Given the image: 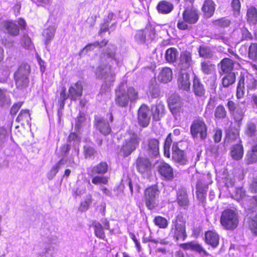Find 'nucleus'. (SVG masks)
<instances>
[{"label": "nucleus", "instance_id": "f257e3e1", "mask_svg": "<svg viewBox=\"0 0 257 257\" xmlns=\"http://www.w3.org/2000/svg\"><path fill=\"white\" fill-rule=\"evenodd\" d=\"M139 98V92L133 86L126 87L121 84L115 89L114 101L120 107H126L130 102H136Z\"/></svg>", "mask_w": 257, "mask_h": 257}, {"label": "nucleus", "instance_id": "f03ea898", "mask_svg": "<svg viewBox=\"0 0 257 257\" xmlns=\"http://www.w3.org/2000/svg\"><path fill=\"white\" fill-rule=\"evenodd\" d=\"M168 108L175 119H180L185 112L181 97L177 94L170 95L167 99Z\"/></svg>", "mask_w": 257, "mask_h": 257}, {"label": "nucleus", "instance_id": "7ed1b4c3", "mask_svg": "<svg viewBox=\"0 0 257 257\" xmlns=\"http://www.w3.org/2000/svg\"><path fill=\"white\" fill-rule=\"evenodd\" d=\"M190 133L193 139H199L204 141L208 137V126L201 117L193 120L190 126Z\"/></svg>", "mask_w": 257, "mask_h": 257}, {"label": "nucleus", "instance_id": "20e7f679", "mask_svg": "<svg viewBox=\"0 0 257 257\" xmlns=\"http://www.w3.org/2000/svg\"><path fill=\"white\" fill-rule=\"evenodd\" d=\"M220 224L227 230H234L239 223L238 213L236 210L227 208L221 213L220 218Z\"/></svg>", "mask_w": 257, "mask_h": 257}, {"label": "nucleus", "instance_id": "39448f33", "mask_svg": "<svg viewBox=\"0 0 257 257\" xmlns=\"http://www.w3.org/2000/svg\"><path fill=\"white\" fill-rule=\"evenodd\" d=\"M186 220L183 215L178 214L172 221L170 233L176 240H184L187 237L186 232Z\"/></svg>", "mask_w": 257, "mask_h": 257}, {"label": "nucleus", "instance_id": "423d86ee", "mask_svg": "<svg viewBox=\"0 0 257 257\" xmlns=\"http://www.w3.org/2000/svg\"><path fill=\"white\" fill-rule=\"evenodd\" d=\"M158 183L148 186L144 191V200L149 210L154 209L158 205L157 198L159 195Z\"/></svg>", "mask_w": 257, "mask_h": 257}, {"label": "nucleus", "instance_id": "0eeeda50", "mask_svg": "<svg viewBox=\"0 0 257 257\" xmlns=\"http://www.w3.org/2000/svg\"><path fill=\"white\" fill-rule=\"evenodd\" d=\"M130 137L125 139L122 144L119 153L124 158L130 156L139 147L141 139L136 133H129Z\"/></svg>", "mask_w": 257, "mask_h": 257}, {"label": "nucleus", "instance_id": "6e6552de", "mask_svg": "<svg viewBox=\"0 0 257 257\" xmlns=\"http://www.w3.org/2000/svg\"><path fill=\"white\" fill-rule=\"evenodd\" d=\"M30 72V67L28 65H22L18 67L14 74L15 84L18 89H24L29 85Z\"/></svg>", "mask_w": 257, "mask_h": 257}, {"label": "nucleus", "instance_id": "1a4fd4ad", "mask_svg": "<svg viewBox=\"0 0 257 257\" xmlns=\"http://www.w3.org/2000/svg\"><path fill=\"white\" fill-rule=\"evenodd\" d=\"M109 121H107L104 118L94 116V126L96 130L104 136L110 135L112 132L110 122L113 121L112 111L110 110L108 113Z\"/></svg>", "mask_w": 257, "mask_h": 257}, {"label": "nucleus", "instance_id": "9d476101", "mask_svg": "<svg viewBox=\"0 0 257 257\" xmlns=\"http://www.w3.org/2000/svg\"><path fill=\"white\" fill-rule=\"evenodd\" d=\"M112 49L107 48L102 53L101 56V60L105 62V64L100 65L97 67V70L100 74H104V75H107L108 73L107 71H105V69H107L109 72H110L112 70L111 66L107 62V59H111L116 60V47L114 45H111Z\"/></svg>", "mask_w": 257, "mask_h": 257}, {"label": "nucleus", "instance_id": "9b49d317", "mask_svg": "<svg viewBox=\"0 0 257 257\" xmlns=\"http://www.w3.org/2000/svg\"><path fill=\"white\" fill-rule=\"evenodd\" d=\"M19 25L12 20H6L3 23L4 29L7 33L12 37H16L20 34V30H24L26 29L27 24L23 18H19L17 20Z\"/></svg>", "mask_w": 257, "mask_h": 257}, {"label": "nucleus", "instance_id": "f8f14e48", "mask_svg": "<svg viewBox=\"0 0 257 257\" xmlns=\"http://www.w3.org/2000/svg\"><path fill=\"white\" fill-rule=\"evenodd\" d=\"M226 105L232 119L237 125L240 126L242 124L245 111L241 108H237V104L235 101L230 99L227 100Z\"/></svg>", "mask_w": 257, "mask_h": 257}, {"label": "nucleus", "instance_id": "ddd939ff", "mask_svg": "<svg viewBox=\"0 0 257 257\" xmlns=\"http://www.w3.org/2000/svg\"><path fill=\"white\" fill-rule=\"evenodd\" d=\"M149 157L139 155L136 158L134 165L138 173L145 175L150 173L152 169V162Z\"/></svg>", "mask_w": 257, "mask_h": 257}, {"label": "nucleus", "instance_id": "4468645a", "mask_svg": "<svg viewBox=\"0 0 257 257\" xmlns=\"http://www.w3.org/2000/svg\"><path fill=\"white\" fill-rule=\"evenodd\" d=\"M151 110L146 104H142L137 111V119L139 124L142 127H147L151 120Z\"/></svg>", "mask_w": 257, "mask_h": 257}, {"label": "nucleus", "instance_id": "2eb2a0df", "mask_svg": "<svg viewBox=\"0 0 257 257\" xmlns=\"http://www.w3.org/2000/svg\"><path fill=\"white\" fill-rule=\"evenodd\" d=\"M172 159L174 162L182 165L188 164V159L184 151L179 147V143L175 142L172 146Z\"/></svg>", "mask_w": 257, "mask_h": 257}, {"label": "nucleus", "instance_id": "dca6fc26", "mask_svg": "<svg viewBox=\"0 0 257 257\" xmlns=\"http://www.w3.org/2000/svg\"><path fill=\"white\" fill-rule=\"evenodd\" d=\"M160 142L156 138H149L147 143L144 145V149L147 153L150 158L156 159L160 155L159 150Z\"/></svg>", "mask_w": 257, "mask_h": 257}, {"label": "nucleus", "instance_id": "f3484780", "mask_svg": "<svg viewBox=\"0 0 257 257\" xmlns=\"http://www.w3.org/2000/svg\"><path fill=\"white\" fill-rule=\"evenodd\" d=\"M239 52L242 56H244L253 61L257 60V43L251 42L249 45H242L239 48Z\"/></svg>", "mask_w": 257, "mask_h": 257}, {"label": "nucleus", "instance_id": "a211bd4d", "mask_svg": "<svg viewBox=\"0 0 257 257\" xmlns=\"http://www.w3.org/2000/svg\"><path fill=\"white\" fill-rule=\"evenodd\" d=\"M179 246L184 250H191L203 256L210 255L201 244L198 243L195 241L181 243L179 244Z\"/></svg>", "mask_w": 257, "mask_h": 257}, {"label": "nucleus", "instance_id": "6ab92c4d", "mask_svg": "<svg viewBox=\"0 0 257 257\" xmlns=\"http://www.w3.org/2000/svg\"><path fill=\"white\" fill-rule=\"evenodd\" d=\"M157 171L164 179L170 181L174 178L173 169L171 166L165 161H162L157 166Z\"/></svg>", "mask_w": 257, "mask_h": 257}, {"label": "nucleus", "instance_id": "aec40b11", "mask_svg": "<svg viewBox=\"0 0 257 257\" xmlns=\"http://www.w3.org/2000/svg\"><path fill=\"white\" fill-rule=\"evenodd\" d=\"M183 19L189 24H196L199 20V14L198 10L193 6L187 7L182 13Z\"/></svg>", "mask_w": 257, "mask_h": 257}, {"label": "nucleus", "instance_id": "412c9836", "mask_svg": "<svg viewBox=\"0 0 257 257\" xmlns=\"http://www.w3.org/2000/svg\"><path fill=\"white\" fill-rule=\"evenodd\" d=\"M102 222L104 225V227L102 226L100 223L93 221V227L94 228V235L99 239L107 240L104 229L106 230L110 229L109 221L107 218H104Z\"/></svg>", "mask_w": 257, "mask_h": 257}, {"label": "nucleus", "instance_id": "4be33fe9", "mask_svg": "<svg viewBox=\"0 0 257 257\" xmlns=\"http://www.w3.org/2000/svg\"><path fill=\"white\" fill-rule=\"evenodd\" d=\"M196 196L199 204L204 205L206 201V196L208 189L207 184L204 183L202 180L197 181L196 185Z\"/></svg>", "mask_w": 257, "mask_h": 257}, {"label": "nucleus", "instance_id": "5701e85b", "mask_svg": "<svg viewBox=\"0 0 257 257\" xmlns=\"http://www.w3.org/2000/svg\"><path fill=\"white\" fill-rule=\"evenodd\" d=\"M238 79L241 82H243L248 91L254 90L257 88V80L251 74L241 72Z\"/></svg>", "mask_w": 257, "mask_h": 257}, {"label": "nucleus", "instance_id": "b1692460", "mask_svg": "<svg viewBox=\"0 0 257 257\" xmlns=\"http://www.w3.org/2000/svg\"><path fill=\"white\" fill-rule=\"evenodd\" d=\"M83 87L82 82L78 81L71 85L68 89L69 98L71 101H76L78 98L82 96Z\"/></svg>", "mask_w": 257, "mask_h": 257}, {"label": "nucleus", "instance_id": "393cba45", "mask_svg": "<svg viewBox=\"0 0 257 257\" xmlns=\"http://www.w3.org/2000/svg\"><path fill=\"white\" fill-rule=\"evenodd\" d=\"M219 235L216 231L207 230L205 232L204 241L211 248H216L219 245Z\"/></svg>", "mask_w": 257, "mask_h": 257}, {"label": "nucleus", "instance_id": "a878e982", "mask_svg": "<svg viewBox=\"0 0 257 257\" xmlns=\"http://www.w3.org/2000/svg\"><path fill=\"white\" fill-rule=\"evenodd\" d=\"M192 57L191 52L187 50L182 52L180 55L178 66L181 70L188 69L192 65Z\"/></svg>", "mask_w": 257, "mask_h": 257}, {"label": "nucleus", "instance_id": "bb28decb", "mask_svg": "<svg viewBox=\"0 0 257 257\" xmlns=\"http://www.w3.org/2000/svg\"><path fill=\"white\" fill-rule=\"evenodd\" d=\"M240 138L239 130L235 127H229L225 131L224 143L230 144L235 142L238 143Z\"/></svg>", "mask_w": 257, "mask_h": 257}, {"label": "nucleus", "instance_id": "cd10ccee", "mask_svg": "<svg viewBox=\"0 0 257 257\" xmlns=\"http://www.w3.org/2000/svg\"><path fill=\"white\" fill-rule=\"evenodd\" d=\"M192 89L195 96L199 98L205 97V88L200 79L196 75L193 79Z\"/></svg>", "mask_w": 257, "mask_h": 257}, {"label": "nucleus", "instance_id": "c85d7f7f", "mask_svg": "<svg viewBox=\"0 0 257 257\" xmlns=\"http://www.w3.org/2000/svg\"><path fill=\"white\" fill-rule=\"evenodd\" d=\"M235 62L232 58L225 57L223 58L218 64L220 69L219 74L233 72Z\"/></svg>", "mask_w": 257, "mask_h": 257}, {"label": "nucleus", "instance_id": "c756f323", "mask_svg": "<svg viewBox=\"0 0 257 257\" xmlns=\"http://www.w3.org/2000/svg\"><path fill=\"white\" fill-rule=\"evenodd\" d=\"M216 4L213 0H205L201 7L204 18L208 19L212 17L215 13Z\"/></svg>", "mask_w": 257, "mask_h": 257}, {"label": "nucleus", "instance_id": "7c9ffc66", "mask_svg": "<svg viewBox=\"0 0 257 257\" xmlns=\"http://www.w3.org/2000/svg\"><path fill=\"white\" fill-rule=\"evenodd\" d=\"M165 113V106L162 103L159 102L153 105L151 107V114L153 119L155 121H158L161 120Z\"/></svg>", "mask_w": 257, "mask_h": 257}, {"label": "nucleus", "instance_id": "2f4dec72", "mask_svg": "<svg viewBox=\"0 0 257 257\" xmlns=\"http://www.w3.org/2000/svg\"><path fill=\"white\" fill-rule=\"evenodd\" d=\"M244 155V148L242 144V141L235 145H232L230 148V155L232 158L236 161L241 160Z\"/></svg>", "mask_w": 257, "mask_h": 257}, {"label": "nucleus", "instance_id": "473e14b6", "mask_svg": "<svg viewBox=\"0 0 257 257\" xmlns=\"http://www.w3.org/2000/svg\"><path fill=\"white\" fill-rule=\"evenodd\" d=\"M108 164L105 161H101L90 169L88 175L90 176L95 175H104L108 172Z\"/></svg>", "mask_w": 257, "mask_h": 257}, {"label": "nucleus", "instance_id": "72a5a7b5", "mask_svg": "<svg viewBox=\"0 0 257 257\" xmlns=\"http://www.w3.org/2000/svg\"><path fill=\"white\" fill-rule=\"evenodd\" d=\"M178 86L180 89L188 91L190 88V75L188 72H180L178 78Z\"/></svg>", "mask_w": 257, "mask_h": 257}, {"label": "nucleus", "instance_id": "f704fd0d", "mask_svg": "<svg viewBox=\"0 0 257 257\" xmlns=\"http://www.w3.org/2000/svg\"><path fill=\"white\" fill-rule=\"evenodd\" d=\"M156 9L159 14L167 15L173 10L174 6L171 2L167 0H162L158 3Z\"/></svg>", "mask_w": 257, "mask_h": 257}, {"label": "nucleus", "instance_id": "c9c22d12", "mask_svg": "<svg viewBox=\"0 0 257 257\" xmlns=\"http://www.w3.org/2000/svg\"><path fill=\"white\" fill-rule=\"evenodd\" d=\"M31 113L28 109H22L18 115L16 121L22 125L31 124Z\"/></svg>", "mask_w": 257, "mask_h": 257}, {"label": "nucleus", "instance_id": "e433bc0d", "mask_svg": "<svg viewBox=\"0 0 257 257\" xmlns=\"http://www.w3.org/2000/svg\"><path fill=\"white\" fill-rule=\"evenodd\" d=\"M220 74L223 75L221 81V85L223 87L227 88L235 83L236 79L235 72H228Z\"/></svg>", "mask_w": 257, "mask_h": 257}, {"label": "nucleus", "instance_id": "4c0bfd02", "mask_svg": "<svg viewBox=\"0 0 257 257\" xmlns=\"http://www.w3.org/2000/svg\"><path fill=\"white\" fill-rule=\"evenodd\" d=\"M173 77V72L172 69L169 67H164L160 72L158 79V80L162 83H168L171 81Z\"/></svg>", "mask_w": 257, "mask_h": 257}, {"label": "nucleus", "instance_id": "58836bf2", "mask_svg": "<svg viewBox=\"0 0 257 257\" xmlns=\"http://www.w3.org/2000/svg\"><path fill=\"white\" fill-rule=\"evenodd\" d=\"M214 117L215 120H222L228 117L227 111L222 104L218 105L214 111Z\"/></svg>", "mask_w": 257, "mask_h": 257}, {"label": "nucleus", "instance_id": "ea45409f", "mask_svg": "<svg viewBox=\"0 0 257 257\" xmlns=\"http://www.w3.org/2000/svg\"><path fill=\"white\" fill-rule=\"evenodd\" d=\"M245 161L248 165L257 163V144L252 145L247 151Z\"/></svg>", "mask_w": 257, "mask_h": 257}, {"label": "nucleus", "instance_id": "a19ab883", "mask_svg": "<svg viewBox=\"0 0 257 257\" xmlns=\"http://www.w3.org/2000/svg\"><path fill=\"white\" fill-rule=\"evenodd\" d=\"M246 20L250 25H255L257 24V8L250 6L246 11Z\"/></svg>", "mask_w": 257, "mask_h": 257}, {"label": "nucleus", "instance_id": "79ce46f5", "mask_svg": "<svg viewBox=\"0 0 257 257\" xmlns=\"http://www.w3.org/2000/svg\"><path fill=\"white\" fill-rule=\"evenodd\" d=\"M247 228L254 236H257V214L248 216L246 221Z\"/></svg>", "mask_w": 257, "mask_h": 257}, {"label": "nucleus", "instance_id": "37998d69", "mask_svg": "<svg viewBox=\"0 0 257 257\" xmlns=\"http://www.w3.org/2000/svg\"><path fill=\"white\" fill-rule=\"evenodd\" d=\"M201 70L206 75L211 74L215 71V65L209 60H204L200 63Z\"/></svg>", "mask_w": 257, "mask_h": 257}, {"label": "nucleus", "instance_id": "c03bdc74", "mask_svg": "<svg viewBox=\"0 0 257 257\" xmlns=\"http://www.w3.org/2000/svg\"><path fill=\"white\" fill-rule=\"evenodd\" d=\"M92 195L88 193L86 194L84 198L80 203L78 210L81 212L87 211L92 203Z\"/></svg>", "mask_w": 257, "mask_h": 257}, {"label": "nucleus", "instance_id": "a18cd8bd", "mask_svg": "<svg viewBox=\"0 0 257 257\" xmlns=\"http://www.w3.org/2000/svg\"><path fill=\"white\" fill-rule=\"evenodd\" d=\"M178 55V52L176 48L174 47L169 48L165 52V60L170 63L176 62Z\"/></svg>", "mask_w": 257, "mask_h": 257}, {"label": "nucleus", "instance_id": "49530a36", "mask_svg": "<svg viewBox=\"0 0 257 257\" xmlns=\"http://www.w3.org/2000/svg\"><path fill=\"white\" fill-rule=\"evenodd\" d=\"M238 35L241 42L251 41L253 39L252 34L245 26H243L238 30Z\"/></svg>", "mask_w": 257, "mask_h": 257}, {"label": "nucleus", "instance_id": "de8ad7c7", "mask_svg": "<svg viewBox=\"0 0 257 257\" xmlns=\"http://www.w3.org/2000/svg\"><path fill=\"white\" fill-rule=\"evenodd\" d=\"M172 142V135L171 133H169L165 139L163 144L164 155L167 158H170L171 157L170 150Z\"/></svg>", "mask_w": 257, "mask_h": 257}, {"label": "nucleus", "instance_id": "09e8293b", "mask_svg": "<svg viewBox=\"0 0 257 257\" xmlns=\"http://www.w3.org/2000/svg\"><path fill=\"white\" fill-rule=\"evenodd\" d=\"M69 98V93L66 94V89L65 86H62L60 92V96L58 99V106L59 110H62L65 106V101Z\"/></svg>", "mask_w": 257, "mask_h": 257}, {"label": "nucleus", "instance_id": "8fccbe9b", "mask_svg": "<svg viewBox=\"0 0 257 257\" xmlns=\"http://www.w3.org/2000/svg\"><path fill=\"white\" fill-rule=\"evenodd\" d=\"M177 202L180 206H187L189 205V201L186 191H180L179 192L177 195Z\"/></svg>", "mask_w": 257, "mask_h": 257}, {"label": "nucleus", "instance_id": "3c124183", "mask_svg": "<svg viewBox=\"0 0 257 257\" xmlns=\"http://www.w3.org/2000/svg\"><path fill=\"white\" fill-rule=\"evenodd\" d=\"M198 53L200 57L206 59H210L213 56V53L210 48L204 45L199 46L198 48Z\"/></svg>", "mask_w": 257, "mask_h": 257}, {"label": "nucleus", "instance_id": "603ef678", "mask_svg": "<svg viewBox=\"0 0 257 257\" xmlns=\"http://www.w3.org/2000/svg\"><path fill=\"white\" fill-rule=\"evenodd\" d=\"M65 163L64 159H61L57 162L55 165H54L48 173V177L49 179L53 178L57 173L59 172V169L61 168L62 166L64 165Z\"/></svg>", "mask_w": 257, "mask_h": 257}, {"label": "nucleus", "instance_id": "864d4df0", "mask_svg": "<svg viewBox=\"0 0 257 257\" xmlns=\"http://www.w3.org/2000/svg\"><path fill=\"white\" fill-rule=\"evenodd\" d=\"M83 149V155L86 159L94 158L97 153V151L94 148L89 145H84Z\"/></svg>", "mask_w": 257, "mask_h": 257}, {"label": "nucleus", "instance_id": "5fc2aeb1", "mask_svg": "<svg viewBox=\"0 0 257 257\" xmlns=\"http://www.w3.org/2000/svg\"><path fill=\"white\" fill-rule=\"evenodd\" d=\"M153 222L156 226L160 228L164 229L168 226L167 219L160 215L155 216L153 219Z\"/></svg>", "mask_w": 257, "mask_h": 257}, {"label": "nucleus", "instance_id": "6e6d98bb", "mask_svg": "<svg viewBox=\"0 0 257 257\" xmlns=\"http://www.w3.org/2000/svg\"><path fill=\"white\" fill-rule=\"evenodd\" d=\"M214 26L218 28H225L229 26L231 21L229 19L223 17L220 19L214 20L212 22Z\"/></svg>", "mask_w": 257, "mask_h": 257}, {"label": "nucleus", "instance_id": "4d7b16f0", "mask_svg": "<svg viewBox=\"0 0 257 257\" xmlns=\"http://www.w3.org/2000/svg\"><path fill=\"white\" fill-rule=\"evenodd\" d=\"M91 182L92 184L95 185L99 184L107 185L108 183L109 178L107 176H104L103 175H94L92 176Z\"/></svg>", "mask_w": 257, "mask_h": 257}, {"label": "nucleus", "instance_id": "13d9d810", "mask_svg": "<svg viewBox=\"0 0 257 257\" xmlns=\"http://www.w3.org/2000/svg\"><path fill=\"white\" fill-rule=\"evenodd\" d=\"M257 132L256 124L252 122H249L247 123L245 128V134L249 137L254 136Z\"/></svg>", "mask_w": 257, "mask_h": 257}, {"label": "nucleus", "instance_id": "bf43d9fd", "mask_svg": "<svg viewBox=\"0 0 257 257\" xmlns=\"http://www.w3.org/2000/svg\"><path fill=\"white\" fill-rule=\"evenodd\" d=\"M245 196V190L242 187H239L235 188L232 198L239 201L242 200Z\"/></svg>", "mask_w": 257, "mask_h": 257}, {"label": "nucleus", "instance_id": "052dcab7", "mask_svg": "<svg viewBox=\"0 0 257 257\" xmlns=\"http://www.w3.org/2000/svg\"><path fill=\"white\" fill-rule=\"evenodd\" d=\"M86 120L85 115L83 112H79L76 118L75 130L76 132H79L82 123Z\"/></svg>", "mask_w": 257, "mask_h": 257}, {"label": "nucleus", "instance_id": "680f3d73", "mask_svg": "<svg viewBox=\"0 0 257 257\" xmlns=\"http://www.w3.org/2000/svg\"><path fill=\"white\" fill-rule=\"evenodd\" d=\"M245 86L243 84V82H241L239 79L238 80L236 90V97L238 99L242 98L245 94Z\"/></svg>", "mask_w": 257, "mask_h": 257}, {"label": "nucleus", "instance_id": "e2e57ef3", "mask_svg": "<svg viewBox=\"0 0 257 257\" xmlns=\"http://www.w3.org/2000/svg\"><path fill=\"white\" fill-rule=\"evenodd\" d=\"M145 33L146 38L148 37L149 39H153L156 36V32L154 27L152 26H149L144 29Z\"/></svg>", "mask_w": 257, "mask_h": 257}, {"label": "nucleus", "instance_id": "0e129e2a", "mask_svg": "<svg viewBox=\"0 0 257 257\" xmlns=\"http://www.w3.org/2000/svg\"><path fill=\"white\" fill-rule=\"evenodd\" d=\"M135 40L139 43L146 42V37L144 29L138 30L135 35Z\"/></svg>", "mask_w": 257, "mask_h": 257}, {"label": "nucleus", "instance_id": "69168bd1", "mask_svg": "<svg viewBox=\"0 0 257 257\" xmlns=\"http://www.w3.org/2000/svg\"><path fill=\"white\" fill-rule=\"evenodd\" d=\"M219 145L211 144L206 149V152L210 155L217 156L219 154Z\"/></svg>", "mask_w": 257, "mask_h": 257}, {"label": "nucleus", "instance_id": "338daca9", "mask_svg": "<svg viewBox=\"0 0 257 257\" xmlns=\"http://www.w3.org/2000/svg\"><path fill=\"white\" fill-rule=\"evenodd\" d=\"M231 7L233 10L235 15L238 16L240 13L241 4L239 0H232L231 2Z\"/></svg>", "mask_w": 257, "mask_h": 257}, {"label": "nucleus", "instance_id": "774afa93", "mask_svg": "<svg viewBox=\"0 0 257 257\" xmlns=\"http://www.w3.org/2000/svg\"><path fill=\"white\" fill-rule=\"evenodd\" d=\"M248 189L252 193H257V177L251 180L248 185Z\"/></svg>", "mask_w": 257, "mask_h": 257}]
</instances>
